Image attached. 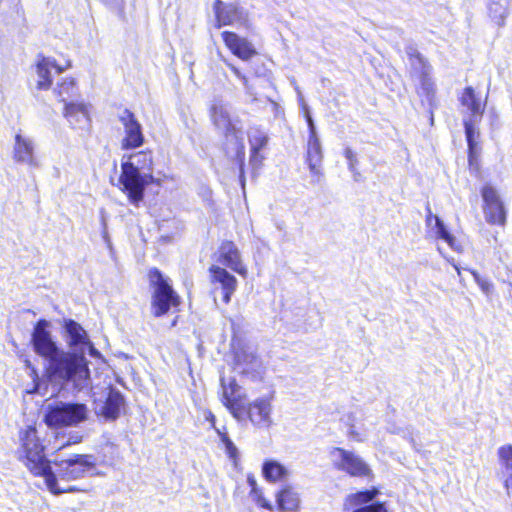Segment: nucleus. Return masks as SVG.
Here are the masks:
<instances>
[{
    "label": "nucleus",
    "mask_w": 512,
    "mask_h": 512,
    "mask_svg": "<svg viewBox=\"0 0 512 512\" xmlns=\"http://www.w3.org/2000/svg\"><path fill=\"white\" fill-rule=\"evenodd\" d=\"M46 448V439L35 424L19 429L17 459L32 476L43 478L53 495L82 491L77 486L61 487L58 478L75 481L85 477L96 468V458L90 454H73L67 459L52 461L48 458Z\"/></svg>",
    "instance_id": "f257e3e1"
},
{
    "label": "nucleus",
    "mask_w": 512,
    "mask_h": 512,
    "mask_svg": "<svg viewBox=\"0 0 512 512\" xmlns=\"http://www.w3.org/2000/svg\"><path fill=\"white\" fill-rule=\"evenodd\" d=\"M49 326L50 323L41 318L36 321L31 333L34 352L46 361L43 377L49 383L71 385L74 389L82 390L90 381L88 359L83 352L60 348L52 339Z\"/></svg>",
    "instance_id": "f03ea898"
},
{
    "label": "nucleus",
    "mask_w": 512,
    "mask_h": 512,
    "mask_svg": "<svg viewBox=\"0 0 512 512\" xmlns=\"http://www.w3.org/2000/svg\"><path fill=\"white\" fill-rule=\"evenodd\" d=\"M152 167L153 153L150 149L131 154L127 161L121 163L119 188L130 203L138 206L144 199L146 187L150 184H159V180L151 173Z\"/></svg>",
    "instance_id": "7ed1b4c3"
},
{
    "label": "nucleus",
    "mask_w": 512,
    "mask_h": 512,
    "mask_svg": "<svg viewBox=\"0 0 512 512\" xmlns=\"http://www.w3.org/2000/svg\"><path fill=\"white\" fill-rule=\"evenodd\" d=\"M151 292L150 309L154 318H160L169 312H179L181 296L175 291L170 280L160 269L152 267L147 271Z\"/></svg>",
    "instance_id": "20e7f679"
},
{
    "label": "nucleus",
    "mask_w": 512,
    "mask_h": 512,
    "mask_svg": "<svg viewBox=\"0 0 512 512\" xmlns=\"http://www.w3.org/2000/svg\"><path fill=\"white\" fill-rule=\"evenodd\" d=\"M274 396L258 397L248 403H243L239 415L234 418L238 421H248L257 429H268L273 424Z\"/></svg>",
    "instance_id": "39448f33"
},
{
    "label": "nucleus",
    "mask_w": 512,
    "mask_h": 512,
    "mask_svg": "<svg viewBox=\"0 0 512 512\" xmlns=\"http://www.w3.org/2000/svg\"><path fill=\"white\" fill-rule=\"evenodd\" d=\"M87 419V406L83 403H61L50 406L44 422L50 428L76 426Z\"/></svg>",
    "instance_id": "423d86ee"
},
{
    "label": "nucleus",
    "mask_w": 512,
    "mask_h": 512,
    "mask_svg": "<svg viewBox=\"0 0 512 512\" xmlns=\"http://www.w3.org/2000/svg\"><path fill=\"white\" fill-rule=\"evenodd\" d=\"M482 198V212L484 219L490 226L505 227L508 210L499 191L491 183H485L480 188Z\"/></svg>",
    "instance_id": "0eeeda50"
},
{
    "label": "nucleus",
    "mask_w": 512,
    "mask_h": 512,
    "mask_svg": "<svg viewBox=\"0 0 512 512\" xmlns=\"http://www.w3.org/2000/svg\"><path fill=\"white\" fill-rule=\"evenodd\" d=\"M411 64L410 77L418 82L416 92L418 95L433 97L435 84L432 78V67L428 60L417 50L408 52Z\"/></svg>",
    "instance_id": "6e6552de"
},
{
    "label": "nucleus",
    "mask_w": 512,
    "mask_h": 512,
    "mask_svg": "<svg viewBox=\"0 0 512 512\" xmlns=\"http://www.w3.org/2000/svg\"><path fill=\"white\" fill-rule=\"evenodd\" d=\"M331 455H336L337 459L333 461V467L350 477L373 478V472L369 465L357 454L348 451L342 447H333Z\"/></svg>",
    "instance_id": "1a4fd4ad"
},
{
    "label": "nucleus",
    "mask_w": 512,
    "mask_h": 512,
    "mask_svg": "<svg viewBox=\"0 0 512 512\" xmlns=\"http://www.w3.org/2000/svg\"><path fill=\"white\" fill-rule=\"evenodd\" d=\"M379 494L380 490L375 486L359 490L347 495L344 505L347 509L353 508L352 512H390L384 502H373Z\"/></svg>",
    "instance_id": "9d476101"
},
{
    "label": "nucleus",
    "mask_w": 512,
    "mask_h": 512,
    "mask_svg": "<svg viewBox=\"0 0 512 512\" xmlns=\"http://www.w3.org/2000/svg\"><path fill=\"white\" fill-rule=\"evenodd\" d=\"M214 259L217 265L229 268L244 278L247 277L248 269L243 263L241 252L234 241L223 240L214 254Z\"/></svg>",
    "instance_id": "9b49d317"
},
{
    "label": "nucleus",
    "mask_w": 512,
    "mask_h": 512,
    "mask_svg": "<svg viewBox=\"0 0 512 512\" xmlns=\"http://www.w3.org/2000/svg\"><path fill=\"white\" fill-rule=\"evenodd\" d=\"M119 121L124 128L121 149L132 150L141 147L145 142V136L135 114L129 109H124L123 113L119 116Z\"/></svg>",
    "instance_id": "f8f14e48"
},
{
    "label": "nucleus",
    "mask_w": 512,
    "mask_h": 512,
    "mask_svg": "<svg viewBox=\"0 0 512 512\" xmlns=\"http://www.w3.org/2000/svg\"><path fill=\"white\" fill-rule=\"evenodd\" d=\"M308 122L310 126V133L307 142L305 162L308 165L313 182L319 183L324 176L322 168L323 155L320 141L316 135L311 118L308 119Z\"/></svg>",
    "instance_id": "ddd939ff"
},
{
    "label": "nucleus",
    "mask_w": 512,
    "mask_h": 512,
    "mask_svg": "<svg viewBox=\"0 0 512 512\" xmlns=\"http://www.w3.org/2000/svg\"><path fill=\"white\" fill-rule=\"evenodd\" d=\"M221 38L230 53L242 61H249L258 55V51L253 43L246 37H242L234 31H223L221 33Z\"/></svg>",
    "instance_id": "4468645a"
},
{
    "label": "nucleus",
    "mask_w": 512,
    "mask_h": 512,
    "mask_svg": "<svg viewBox=\"0 0 512 512\" xmlns=\"http://www.w3.org/2000/svg\"><path fill=\"white\" fill-rule=\"evenodd\" d=\"M220 401L229 413L235 417L239 415L241 406L246 400V395L240 393V386L235 378H230L228 381L224 377L220 379Z\"/></svg>",
    "instance_id": "2eb2a0df"
},
{
    "label": "nucleus",
    "mask_w": 512,
    "mask_h": 512,
    "mask_svg": "<svg viewBox=\"0 0 512 512\" xmlns=\"http://www.w3.org/2000/svg\"><path fill=\"white\" fill-rule=\"evenodd\" d=\"M208 272L210 283L212 285H218L222 291V302L224 304H229L238 287L236 277L226 268L217 264H212L208 268Z\"/></svg>",
    "instance_id": "dca6fc26"
},
{
    "label": "nucleus",
    "mask_w": 512,
    "mask_h": 512,
    "mask_svg": "<svg viewBox=\"0 0 512 512\" xmlns=\"http://www.w3.org/2000/svg\"><path fill=\"white\" fill-rule=\"evenodd\" d=\"M215 16L214 27L220 29L223 26H232L245 19L242 8L236 3H225L222 0L213 2Z\"/></svg>",
    "instance_id": "f3484780"
},
{
    "label": "nucleus",
    "mask_w": 512,
    "mask_h": 512,
    "mask_svg": "<svg viewBox=\"0 0 512 512\" xmlns=\"http://www.w3.org/2000/svg\"><path fill=\"white\" fill-rule=\"evenodd\" d=\"M458 100L461 106L469 113V118L464 121H473V126L475 127V123L481 121L483 117L486 102L481 100L472 86L465 87Z\"/></svg>",
    "instance_id": "a211bd4d"
},
{
    "label": "nucleus",
    "mask_w": 512,
    "mask_h": 512,
    "mask_svg": "<svg viewBox=\"0 0 512 512\" xmlns=\"http://www.w3.org/2000/svg\"><path fill=\"white\" fill-rule=\"evenodd\" d=\"M126 412V401L120 391L111 388L101 406L99 415L106 421H115Z\"/></svg>",
    "instance_id": "6ab92c4d"
},
{
    "label": "nucleus",
    "mask_w": 512,
    "mask_h": 512,
    "mask_svg": "<svg viewBox=\"0 0 512 512\" xmlns=\"http://www.w3.org/2000/svg\"><path fill=\"white\" fill-rule=\"evenodd\" d=\"M465 136L467 141V159L468 166L472 173L479 174L481 170L480 165V148L476 141L479 132L473 126V121H463Z\"/></svg>",
    "instance_id": "aec40b11"
},
{
    "label": "nucleus",
    "mask_w": 512,
    "mask_h": 512,
    "mask_svg": "<svg viewBox=\"0 0 512 512\" xmlns=\"http://www.w3.org/2000/svg\"><path fill=\"white\" fill-rule=\"evenodd\" d=\"M276 503L278 510L282 512H295L300 507L298 493L291 485L282 486L276 494Z\"/></svg>",
    "instance_id": "412c9836"
},
{
    "label": "nucleus",
    "mask_w": 512,
    "mask_h": 512,
    "mask_svg": "<svg viewBox=\"0 0 512 512\" xmlns=\"http://www.w3.org/2000/svg\"><path fill=\"white\" fill-rule=\"evenodd\" d=\"M498 461L503 475V485L512 490V445L505 444L497 450Z\"/></svg>",
    "instance_id": "4be33fe9"
},
{
    "label": "nucleus",
    "mask_w": 512,
    "mask_h": 512,
    "mask_svg": "<svg viewBox=\"0 0 512 512\" xmlns=\"http://www.w3.org/2000/svg\"><path fill=\"white\" fill-rule=\"evenodd\" d=\"M13 159L18 163L34 164L33 144L19 133L15 135Z\"/></svg>",
    "instance_id": "5701e85b"
},
{
    "label": "nucleus",
    "mask_w": 512,
    "mask_h": 512,
    "mask_svg": "<svg viewBox=\"0 0 512 512\" xmlns=\"http://www.w3.org/2000/svg\"><path fill=\"white\" fill-rule=\"evenodd\" d=\"M263 477L271 483L283 482L289 475L288 469L275 460H267L262 466Z\"/></svg>",
    "instance_id": "b1692460"
},
{
    "label": "nucleus",
    "mask_w": 512,
    "mask_h": 512,
    "mask_svg": "<svg viewBox=\"0 0 512 512\" xmlns=\"http://www.w3.org/2000/svg\"><path fill=\"white\" fill-rule=\"evenodd\" d=\"M435 222V235L437 239L444 240L452 249L459 251L460 245L456 241V238L446 230L444 223L442 220L436 216L433 215L430 211L429 214L426 217V223L427 225H430L431 222Z\"/></svg>",
    "instance_id": "393cba45"
},
{
    "label": "nucleus",
    "mask_w": 512,
    "mask_h": 512,
    "mask_svg": "<svg viewBox=\"0 0 512 512\" xmlns=\"http://www.w3.org/2000/svg\"><path fill=\"white\" fill-rule=\"evenodd\" d=\"M36 73L39 80L36 83L38 90H48L52 85V77L50 74L48 57L38 55L37 62L35 65Z\"/></svg>",
    "instance_id": "a878e982"
},
{
    "label": "nucleus",
    "mask_w": 512,
    "mask_h": 512,
    "mask_svg": "<svg viewBox=\"0 0 512 512\" xmlns=\"http://www.w3.org/2000/svg\"><path fill=\"white\" fill-rule=\"evenodd\" d=\"M66 332L70 337L69 345L78 346L87 343L88 338L83 327L75 320L68 319L64 322Z\"/></svg>",
    "instance_id": "bb28decb"
},
{
    "label": "nucleus",
    "mask_w": 512,
    "mask_h": 512,
    "mask_svg": "<svg viewBox=\"0 0 512 512\" xmlns=\"http://www.w3.org/2000/svg\"><path fill=\"white\" fill-rule=\"evenodd\" d=\"M60 102H66L78 95V88L75 79L68 77L57 83L54 90Z\"/></svg>",
    "instance_id": "cd10ccee"
},
{
    "label": "nucleus",
    "mask_w": 512,
    "mask_h": 512,
    "mask_svg": "<svg viewBox=\"0 0 512 512\" xmlns=\"http://www.w3.org/2000/svg\"><path fill=\"white\" fill-rule=\"evenodd\" d=\"M247 482L250 486L249 496L260 508L273 511L274 506L264 497L263 490L260 488L253 476H248Z\"/></svg>",
    "instance_id": "c85d7f7f"
},
{
    "label": "nucleus",
    "mask_w": 512,
    "mask_h": 512,
    "mask_svg": "<svg viewBox=\"0 0 512 512\" xmlns=\"http://www.w3.org/2000/svg\"><path fill=\"white\" fill-rule=\"evenodd\" d=\"M64 110L63 115L70 121L77 120L78 116H82L86 121H89V112L85 104L79 102H63Z\"/></svg>",
    "instance_id": "c756f323"
},
{
    "label": "nucleus",
    "mask_w": 512,
    "mask_h": 512,
    "mask_svg": "<svg viewBox=\"0 0 512 512\" xmlns=\"http://www.w3.org/2000/svg\"><path fill=\"white\" fill-rule=\"evenodd\" d=\"M209 117L216 128H222L232 121L229 112L221 104H214L209 108Z\"/></svg>",
    "instance_id": "7c9ffc66"
},
{
    "label": "nucleus",
    "mask_w": 512,
    "mask_h": 512,
    "mask_svg": "<svg viewBox=\"0 0 512 512\" xmlns=\"http://www.w3.org/2000/svg\"><path fill=\"white\" fill-rule=\"evenodd\" d=\"M245 156H246V153H245V145L243 142H240L239 145L236 146V152H235V156H234V160L238 166V170H239V173H238V177H239V180L242 184V186H244L245 184V178H246V173H245Z\"/></svg>",
    "instance_id": "2f4dec72"
},
{
    "label": "nucleus",
    "mask_w": 512,
    "mask_h": 512,
    "mask_svg": "<svg viewBox=\"0 0 512 512\" xmlns=\"http://www.w3.org/2000/svg\"><path fill=\"white\" fill-rule=\"evenodd\" d=\"M217 433L220 436L222 443L224 444L227 456L236 464L239 459L237 447L226 433L221 432L219 429H217Z\"/></svg>",
    "instance_id": "473e14b6"
},
{
    "label": "nucleus",
    "mask_w": 512,
    "mask_h": 512,
    "mask_svg": "<svg viewBox=\"0 0 512 512\" xmlns=\"http://www.w3.org/2000/svg\"><path fill=\"white\" fill-rule=\"evenodd\" d=\"M268 143V137L265 133L257 131L249 138L250 150L256 154L257 151H261Z\"/></svg>",
    "instance_id": "72a5a7b5"
},
{
    "label": "nucleus",
    "mask_w": 512,
    "mask_h": 512,
    "mask_svg": "<svg viewBox=\"0 0 512 512\" xmlns=\"http://www.w3.org/2000/svg\"><path fill=\"white\" fill-rule=\"evenodd\" d=\"M222 128H224L223 137L225 142H227L229 139L235 140L237 145H239L240 142H243L241 132L239 128L235 126L233 121L227 125L222 126Z\"/></svg>",
    "instance_id": "f704fd0d"
},
{
    "label": "nucleus",
    "mask_w": 512,
    "mask_h": 512,
    "mask_svg": "<svg viewBox=\"0 0 512 512\" xmlns=\"http://www.w3.org/2000/svg\"><path fill=\"white\" fill-rule=\"evenodd\" d=\"M469 272L473 276V278H474L475 282L477 283V285L479 286V288L486 295H489L493 290V284L491 283V281H489L486 278L481 277L480 274L476 270L470 269Z\"/></svg>",
    "instance_id": "c9c22d12"
},
{
    "label": "nucleus",
    "mask_w": 512,
    "mask_h": 512,
    "mask_svg": "<svg viewBox=\"0 0 512 512\" xmlns=\"http://www.w3.org/2000/svg\"><path fill=\"white\" fill-rule=\"evenodd\" d=\"M257 356L253 353L237 352L234 356L235 366L240 365L242 362H254Z\"/></svg>",
    "instance_id": "e433bc0d"
},
{
    "label": "nucleus",
    "mask_w": 512,
    "mask_h": 512,
    "mask_svg": "<svg viewBox=\"0 0 512 512\" xmlns=\"http://www.w3.org/2000/svg\"><path fill=\"white\" fill-rule=\"evenodd\" d=\"M227 67L230 69V71L243 83L244 86L249 85L248 77L241 72V70L235 66L232 63H227Z\"/></svg>",
    "instance_id": "4c0bfd02"
},
{
    "label": "nucleus",
    "mask_w": 512,
    "mask_h": 512,
    "mask_svg": "<svg viewBox=\"0 0 512 512\" xmlns=\"http://www.w3.org/2000/svg\"><path fill=\"white\" fill-rule=\"evenodd\" d=\"M344 156H345V158L348 161L349 168L351 170H355V168H356V166L358 164V160H357L355 152L352 149H350V148H346L344 150Z\"/></svg>",
    "instance_id": "58836bf2"
},
{
    "label": "nucleus",
    "mask_w": 512,
    "mask_h": 512,
    "mask_svg": "<svg viewBox=\"0 0 512 512\" xmlns=\"http://www.w3.org/2000/svg\"><path fill=\"white\" fill-rule=\"evenodd\" d=\"M261 151H257L256 154L253 153V150H250L249 161L253 168L258 169L262 166L263 155L260 153Z\"/></svg>",
    "instance_id": "ea45409f"
},
{
    "label": "nucleus",
    "mask_w": 512,
    "mask_h": 512,
    "mask_svg": "<svg viewBox=\"0 0 512 512\" xmlns=\"http://www.w3.org/2000/svg\"><path fill=\"white\" fill-rule=\"evenodd\" d=\"M48 62H49V68L55 69L57 73H62L66 69L71 67L70 61H67L65 65H59L55 59L48 57Z\"/></svg>",
    "instance_id": "a19ab883"
},
{
    "label": "nucleus",
    "mask_w": 512,
    "mask_h": 512,
    "mask_svg": "<svg viewBox=\"0 0 512 512\" xmlns=\"http://www.w3.org/2000/svg\"><path fill=\"white\" fill-rule=\"evenodd\" d=\"M205 420L207 422H209L211 428H213V429H215L217 431V428H216V417H215V415L210 410H208L206 412Z\"/></svg>",
    "instance_id": "79ce46f5"
},
{
    "label": "nucleus",
    "mask_w": 512,
    "mask_h": 512,
    "mask_svg": "<svg viewBox=\"0 0 512 512\" xmlns=\"http://www.w3.org/2000/svg\"><path fill=\"white\" fill-rule=\"evenodd\" d=\"M25 363H26V366H27L28 368H30V371H31V372H30V375L32 376V378H33L34 380L38 379V378H39V374H38V370H37V368H36V367H34V366L31 364L30 360H28V359L25 361Z\"/></svg>",
    "instance_id": "37998d69"
},
{
    "label": "nucleus",
    "mask_w": 512,
    "mask_h": 512,
    "mask_svg": "<svg viewBox=\"0 0 512 512\" xmlns=\"http://www.w3.org/2000/svg\"><path fill=\"white\" fill-rule=\"evenodd\" d=\"M16 12L17 14L22 18L24 19V9L23 7L20 5V2L18 3L17 7H16Z\"/></svg>",
    "instance_id": "c03bdc74"
},
{
    "label": "nucleus",
    "mask_w": 512,
    "mask_h": 512,
    "mask_svg": "<svg viewBox=\"0 0 512 512\" xmlns=\"http://www.w3.org/2000/svg\"><path fill=\"white\" fill-rule=\"evenodd\" d=\"M262 75H263V74H261V73H255V76H256V77H260V76H262Z\"/></svg>",
    "instance_id": "a18cd8bd"
},
{
    "label": "nucleus",
    "mask_w": 512,
    "mask_h": 512,
    "mask_svg": "<svg viewBox=\"0 0 512 512\" xmlns=\"http://www.w3.org/2000/svg\"><path fill=\"white\" fill-rule=\"evenodd\" d=\"M224 145H225L224 150H225L226 153H228V149L226 147V143Z\"/></svg>",
    "instance_id": "49530a36"
},
{
    "label": "nucleus",
    "mask_w": 512,
    "mask_h": 512,
    "mask_svg": "<svg viewBox=\"0 0 512 512\" xmlns=\"http://www.w3.org/2000/svg\"><path fill=\"white\" fill-rule=\"evenodd\" d=\"M457 273L460 275V268L456 267Z\"/></svg>",
    "instance_id": "de8ad7c7"
},
{
    "label": "nucleus",
    "mask_w": 512,
    "mask_h": 512,
    "mask_svg": "<svg viewBox=\"0 0 512 512\" xmlns=\"http://www.w3.org/2000/svg\"><path fill=\"white\" fill-rule=\"evenodd\" d=\"M3 0H0V6L2 5Z\"/></svg>",
    "instance_id": "09e8293b"
}]
</instances>
